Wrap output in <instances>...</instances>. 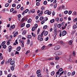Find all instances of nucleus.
<instances>
[{
	"label": "nucleus",
	"mask_w": 77,
	"mask_h": 77,
	"mask_svg": "<svg viewBox=\"0 0 77 77\" xmlns=\"http://www.w3.org/2000/svg\"><path fill=\"white\" fill-rule=\"evenodd\" d=\"M45 32V30H43V32L41 33V36H43V35H44V33Z\"/></svg>",
	"instance_id": "obj_21"
},
{
	"label": "nucleus",
	"mask_w": 77,
	"mask_h": 77,
	"mask_svg": "<svg viewBox=\"0 0 77 77\" xmlns=\"http://www.w3.org/2000/svg\"><path fill=\"white\" fill-rule=\"evenodd\" d=\"M77 27V25L75 24H74L73 25V26L72 27V28L73 29H75Z\"/></svg>",
	"instance_id": "obj_9"
},
{
	"label": "nucleus",
	"mask_w": 77,
	"mask_h": 77,
	"mask_svg": "<svg viewBox=\"0 0 77 77\" xmlns=\"http://www.w3.org/2000/svg\"><path fill=\"white\" fill-rule=\"evenodd\" d=\"M26 37L28 39H30L32 38V35H27Z\"/></svg>",
	"instance_id": "obj_8"
},
{
	"label": "nucleus",
	"mask_w": 77,
	"mask_h": 77,
	"mask_svg": "<svg viewBox=\"0 0 77 77\" xmlns=\"http://www.w3.org/2000/svg\"><path fill=\"white\" fill-rule=\"evenodd\" d=\"M44 20L45 21H47L48 20V18L47 17H46L44 18Z\"/></svg>",
	"instance_id": "obj_43"
},
{
	"label": "nucleus",
	"mask_w": 77,
	"mask_h": 77,
	"mask_svg": "<svg viewBox=\"0 0 77 77\" xmlns=\"http://www.w3.org/2000/svg\"><path fill=\"white\" fill-rule=\"evenodd\" d=\"M48 12H49V10H47L44 12V14H48Z\"/></svg>",
	"instance_id": "obj_17"
},
{
	"label": "nucleus",
	"mask_w": 77,
	"mask_h": 77,
	"mask_svg": "<svg viewBox=\"0 0 77 77\" xmlns=\"http://www.w3.org/2000/svg\"><path fill=\"white\" fill-rule=\"evenodd\" d=\"M25 26V23H23L20 26L21 27H23Z\"/></svg>",
	"instance_id": "obj_18"
},
{
	"label": "nucleus",
	"mask_w": 77,
	"mask_h": 77,
	"mask_svg": "<svg viewBox=\"0 0 77 77\" xmlns=\"http://www.w3.org/2000/svg\"><path fill=\"white\" fill-rule=\"evenodd\" d=\"M73 21L74 22H76V21H77V18H75L74 20Z\"/></svg>",
	"instance_id": "obj_63"
},
{
	"label": "nucleus",
	"mask_w": 77,
	"mask_h": 77,
	"mask_svg": "<svg viewBox=\"0 0 77 77\" xmlns=\"http://www.w3.org/2000/svg\"><path fill=\"white\" fill-rule=\"evenodd\" d=\"M72 54L74 56H75V51H73V52Z\"/></svg>",
	"instance_id": "obj_59"
},
{
	"label": "nucleus",
	"mask_w": 77,
	"mask_h": 77,
	"mask_svg": "<svg viewBox=\"0 0 77 77\" xmlns=\"http://www.w3.org/2000/svg\"><path fill=\"white\" fill-rule=\"evenodd\" d=\"M57 3H56L55 4V5L54 6V9H56V7H57Z\"/></svg>",
	"instance_id": "obj_29"
},
{
	"label": "nucleus",
	"mask_w": 77,
	"mask_h": 77,
	"mask_svg": "<svg viewBox=\"0 0 77 77\" xmlns=\"http://www.w3.org/2000/svg\"><path fill=\"white\" fill-rule=\"evenodd\" d=\"M5 7H8L9 6V4L6 3L5 5Z\"/></svg>",
	"instance_id": "obj_46"
},
{
	"label": "nucleus",
	"mask_w": 77,
	"mask_h": 77,
	"mask_svg": "<svg viewBox=\"0 0 77 77\" xmlns=\"http://www.w3.org/2000/svg\"><path fill=\"white\" fill-rule=\"evenodd\" d=\"M54 73H55V72L54 71L52 72L51 73V75H52V76H53V75H54Z\"/></svg>",
	"instance_id": "obj_20"
},
{
	"label": "nucleus",
	"mask_w": 77,
	"mask_h": 77,
	"mask_svg": "<svg viewBox=\"0 0 77 77\" xmlns=\"http://www.w3.org/2000/svg\"><path fill=\"white\" fill-rule=\"evenodd\" d=\"M75 71H73L72 73V75H75Z\"/></svg>",
	"instance_id": "obj_31"
},
{
	"label": "nucleus",
	"mask_w": 77,
	"mask_h": 77,
	"mask_svg": "<svg viewBox=\"0 0 77 77\" xmlns=\"http://www.w3.org/2000/svg\"><path fill=\"white\" fill-rule=\"evenodd\" d=\"M19 54V52H18V51H16L15 52V55L16 54Z\"/></svg>",
	"instance_id": "obj_54"
},
{
	"label": "nucleus",
	"mask_w": 77,
	"mask_h": 77,
	"mask_svg": "<svg viewBox=\"0 0 77 77\" xmlns=\"http://www.w3.org/2000/svg\"><path fill=\"white\" fill-rule=\"evenodd\" d=\"M61 76L60 75V74H57L56 75V77H60V76Z\"/></svg>",
	"instance_id": "obj_60"
},
{
	"label": "nucleus",
	"mask_w": 77,
	"mask_h": 77,
	"mask_svg": "<svg viewBox=\"0 0 77 77\" xmlns=\"http://www.w3.org/2000/svg\"><path fill=\"white\" fill-rule=\"evenodd\" d=\"M35 28L34 27H33L32 29V32H34V31H35Z\"/></svg>",
	"instance_id": "obj_33"
},
{
	"label": "nucleus",
	"mask_w": 77,
	"mask_h": 77,
	"mask_svg": "<svg viewBox=\"0 0 77 77\" xmlns=\"http://www.w3.org/2000/svg\"><path fill=\"white\" fill-rule=\"evenodd\" d=\"M71 14H72V11H69L68 13L69 15H71Z\"/></svg>",
	"instance_id": "obj_37"
},
{
	"label": "nucleus",
	"mask_w": 77,
	"mask_h": 77,
	"mask_svg": "<svg viewBox=\"0 0 77 77\" xmlns=\"http://www.w3.org/2000/svg\"><path fill=\"white\" fill-rule=\"evenodd\" d=\"M15 66H11V69L12 71H14V67H15Z\"/></svg>",
	"instance_id": "obj_14"
},
{
	"label": "nucleus",
	"mask_w": 77,
	"mask_h": 77,
	"mask_svg": "<svg viewBox=\"0 0 77 77\" xmlns=\"http://www.w3.org/2000/svg\"><path fill=\"white\" fill-rule=\"evenodd\" d=\"M45 61H47V60H51V58H45Z\"/></svg>",
	"instance_id": "obj_19"
},
{
	"label": "nucleus",
	"mask_w": 77,
	"mask_h": 77,
	"mask_svg": "<svg viewBox=\"0 0 77 77\" xmlns=\"http://www.w3.org/2000/svg\"><path fill=\"white\" fill-rule=\"evenodd\" d=\"M54 19H53L52 20H50V22L51 23H54Z\"/></svg>",
	"instance_id": "obj_35"
},
{
	"label": "nucleus",
	"mask_w": 77,
	"mask_h": 77,
	"mask_svg": "<svg viewBox=\"0 0 77 77\" xmlns=\"http://www.w3.org/2000/svg\"><path fill=\"white\" fill-rule=\"evenodd\" d=\"M51 11H49V12H48V15H51Z\"/></svg>",
	"instance_id": "obj_50"
},
{
	"label": "nucleus",
	"mask_w": 77,
	"mask_h": 77,
	"mask_svg": "<svg viewBox=\"0 0 77 77\" xmlns=\"http://www.w3.org/2000/svg\"><path fill=\"white\" fill-rule=\"evenodd\" d=\"M20 7H21V6L20 5H17V9H19Z\"/></svg>",
	"instance_id": "obj_41"
},
{
	"label": "nucleus",
	"mask_w": 77,
	"mask_h": 77,
	"mask_svg": "<svg viewBox=\"0 0 77 77\" xmlns=\"http://www.w3.org/2000/svg\"><path fill=\"white\" fill-rule=\"evenodd\" d=\"M67 33V32H66V31L65 30L63 31L62 32V36H63L65 35H66Z\"/></svg>",
	"instance_id": "obj_4"
},
{
	"label": "nucleus",
	"mask_w": 77,
	"mask_h": 77,
	"mask_svg": "<svg viewBox=\"0 0 77 77\" xmlns=\"http://www.w3.org/2000/svg\"><path fill=\"white\" fill-rule=\"evenodd\" d=\"M12 29H14L15 27V25H13L12 26H11Z\"/></svg>",
	"instance_id": "obj_36"
},
{
	"label": "nucleus",
	"mask_w": 77,
	"mask_h": 77,
	"mask_svg": "<svg viewBox=\"0 0 77 77\" xmlns=\"http://www.w3.org/2000/svg\"><path fill=\"white\" fill-rule=\"evenodd\" d=\"M12 47L11 46H9L8 47V51L9 52H11V50H12Z\"/></svg>",
	"instance_id": "obj_6"
},
{
	"label": "nucleus",
	"mask_w": 77,
	"mask_h": 77,
	"mask_svg": "<svg viewBox=\"0 0 77 77\" xmlns=\"http://www.w3.org/2000/svg\"><path fill=\"white\" fill-rule=\"evenodd\" d=\"M31 22L32 19H29L27 21L28 23H31Z\"/></svg>",
	"instance_id": "obj_16"
},
{
	"label": "nucleus",
	"mask_w": 77,
	"mask_h": 77,
	"mask_svg": "<svg viewBox=\"0 0 77 77\" xmlns=\"http://www.w3.org/2000/svg\"><path fill=\"white\" fill-rule=\"evenodd\" d=\"M60 73V71L58 70L57 72H56V74H59Z\"/></svg>",
	"instance_id": "obj_61"
},
{
	"label": "nucleus",
	"mask_w": 77,
	"mask_h": 77,
	"mask_svg": "<svg viewBox=\"0 0 77 77\" xmlns=\"http://www.w3.org/2000/svg\"><path fill=\"white\" fill-rule=\"evenodd\" d=\"M31 12L32 14H33V13H35V10L34 9H32L31 10Z\"/></svg>",
	"instance_id": "obj_27"
},
{
	"label": "nucleus",
	"mask_w": 77,
	"mask_h": 77,
	"mask_svg": "<svg viewBox=\"0 0 77 77\" xmlns=\"http://www.w3.org/2000/svg\"><path fill=\"white\" fill-rule=\"evenodd\" d=\"M60 48V46L59 45H57L55 47L54 50H58Z\"/></svg>",
	"instance_id": "obj_1"
},
{
	"label": "nucleus",
	"mask_w": 77,
	"mask_h": 77,
	"mask_svg": "<svg viewBox=\"0 0 77 77\" xmlns=\"http://www.w3.org/2000/svg\"><path fill=\"white\" fill-rule=\"evenodd\" d=\"M26 32H27L26 31L23 30L22 32V35H24L26 34Z\"/></svg>",
	"instance_id": "obj_12"
},
{
	"label": "nucleus",
	"mask_w": 77,
	"mask_h": 77,
	"mask_svg": "<svg viewBox=\"0 0 77 77\" xmlns=\"http://www.w3.org/2000/svg\"><path fill=\"white\" fill-rule=\"evenodd\" d=\"M71 72H68L67 74V75H68V76H69L70 75H71Z\"/></svg>",
	"instance_id": "obj_56"
},
{
	"label": "nucleus",
	"mask_w": 77,
	"mask_h": 77,
	"mask_svg": "<svg viewBox=\"0 0 77 77\" xmlns=\"http://www.w3.org/2000/svg\"><path fill=\"white\" fill-rule=\"evenodd\" d=\"M14 11V9L13 8H12L11 9L10 12H13Z\"/></svg>",
	"instance_id": "obj_26"
},
{
	"label": "nucleus",
	"mask_w": 77,
	"mask_h": 77,
	"mask_svg": "<svg viewBox=\"0 0 77 77\" xmlns=\"http://www.w3.org/2000/svg\"><path fill=\"white\" fill-rule=\"evenodd\" d=\"M38 40H40V41H43V38H42V36H41V35H38Z\"/></svg>",
	"instance_id": "obj_2"
},
{
	"label": "nucleus",
	"mask_w": 77,
	"mask_h": 77,
	"mask_svg": "<svg viewBox=\"0 0 77 77\" xmlns=\"http://www.w3.org/2000/svg\"><path fill=\"white\" fill-rule=\"evenodd\" d=\"M38 25L37 24H35V29H36V28H37V27H38Z\"/></svg>",
	"instance_id": "obj_55"
},
{
	"label": "nucleus",
	"mask_w": 77,
	"mask_h": 77,
	"mask_svg": "<svg viewBox=\"0 0 77 77\" xmlns=\"http://www.w3.org/2000/svg\"><path fill=\"white\" fill-rule=\"evenodd\" d=\"M3 48L5 49L6 48V45H5L3 46Z\"/></svg>",
	"instance_id": "obj_64"
},
{
	"label": "nucleus",
	"mask_w": 77,
	"mask_h": 77,
	"mask_svg": "<svg viewBox=\"0 0 77 77\" xmlns=\"http://www.w3.org/2000/svg\"><path fill=\"white\" fill-rule=\"evenodd\" d=\"M11 43V42H10V39H9L8 41V42H7V45H9V44H10Z\"/></svg>",
	"instance_id": "obj_25"
},
{
	"label": "nucleus",
	"mask_w": 77,
	"mask_h": 77,
	"mask_svg": "<svg viewBox=\"0 0 77 77\" xmlns=\"http://www.w3.org/2000/svg\"><path fill=\"white\" fill-rule=\"evenodd\" d=\"M60 43L61 44H63V42L62 41H60Z\"/></svg>",
	"instance_id": "obj_58"
},
{
	"label": "nucleus",
	"mask_w": 77,
	"mask_h": 77,
	"mask_svg": "<svg viewBox=\"0 0 77 77\" xmlns=\"http://www.w3.org/2000/svg\"><path fill=\"white\" fill-rule=\"evenodd\" d=\"M30 24H28L26 25V27L29 28L30 27Z\"/></svg>",
	"instance_id": "obj_45"
},
{
	"label": "nucleus",
	"mask_w": 77,
	"mask_h": 77,
	"mask_svg": "<svg viewBox=\"0 0 77 77\" xmlns=\"http://www.w3.org/2000/svg\"><path fill=\"white\" fill-rule=\"evenodd\" d=\"M44 19V17H40V21H42V20H43Z\"/></svg>",
	"instance_id": "obj_30"
},
{
	"label": "nucleus",
	"mask_w": 77,
	"mask_h": 77,
	"mask_svg": "<svg viewBox=\"0 0 77 77\" xmlns=\"http://www.w3.org/2000/svg\"><path fill=\"white\" fill-rule=\"evenodd\" d=\"M40 4L39 3V2H37L36 3V5L37 6H39Z\"/></svg>",
	"instance_id": "obj_44"
},
{
	"label": "nucleus",
	"mask_w": 77,
	"mask_h": 77,
	"mask_svg": "<svg viewBox=\"0 0 77 77\" xmlns=\"http://www.w3.org/2000/svg\"><path fill=\"white\" fill-rule=\"evenodd\" d=\"M24 21H25V17L23 18L22 19V22H24Z\"/></svg>",
	"instance_id": "obj_47"
},
{
	"label": "nucleus",
	"mask_w": 77,
	"mask_h": 77,
	"mask_svg": "<svg viewBox=\"0 0 77 77\" xmlns=\"http://www.w3.org/2000/svg\"><path fill=\"white\" fill-rule=\"evenodd\" d=\"M30 44V40L29 39H28V40L27 41V44L28 45H29V44Z\"/></svg>",
	"instance_id": "obj_32"
},
{
	"label": "nucleus",
	"mask_w": 77,
	"mask_h": 77,
	"mask_svg": "<svg viewBox=\"0 0 77 77\" xmlns=\"http://www.w3.org/2000/svg\"><path fill=\"white\" fill-rule=\"evenodd\" d=\"M12 76V75L11 74H10L8 75L7 76L8 77H11Z\"/></svg>",
	"instance_id": "obj_62"
},
{
	"label": "nucleus",
	"mask_w": 77,
	"mask_h": 77,
	"mask_svg": "<svg viewBox=\"0 0 77 77\" xmlns=\"http://www.w3.org/2000/svg\"><path fill=\"white\" fill-rule=\"evenodd\" d=\"M48 26L47 25H45L44 26L43 28V29H45L47 28Z\"/></svg>",
	"instance_id": "obj_22"
},
{
	"label": "nucleus",
	"mask_w": 77,
	"mask_h": 77,
	"mask_svg": "<svg viewBox=\"0 0 77 77\" xmlns=\"http://www.w3.org/2000/svg\"><path fill=\"white\" fill-rule=\"evenodd\" d=\"M12 60V59L11 58H10L9 59L8 61V63H9L10 62H11V60Z\"/></svg>",
	"instance_id": "obj_24"
},
{
	"label": "nucleus",
	"mask_w": 77,
	"mask_h": 77,
	"mask_svg": "<svg viewBox=\"0 0 77 77\" xmlns=\"http://www.w3.org/2000/svg\"><path fill=\"white\" fill-rule=\"evenodd\" d=\"M68 12V11H64V13L65 14H67Z\"/></svg>",
	"instance_id": "obj_48"
},
{
	"label": "nucleus",
	"mask_w": 77,
	"mask_h": 77,
	"mask_svg": "<svg viewBox=\"0 0 77 77\" xmlns=\"http://www.w3.org/2000/svg\"><path fill=\"white\" fill-rule=\"evenodd\" d=\"M6 43V42L5 41H4L1 44V45L2 46H3L5 44V43Z\"/></svg>",
	"instance_id": "obj_15"
},
{
	"label": "nucleus",
	"mask_w": 77,
	"mask_h": 77,
	"mask_svg": "<svg viewBox=\"0 0 77 77\" xmlns=\"http://www.w3.org/2000/svg\"><path fill=\"white\" fill-rule=\"evenodd\" d=\"M76 14H77V12H76L75 11L73 13V15H76Z\"/></svg>",
	"instance_id": "obj_53"
},
{
	"label": "nucleus",
	"mask_w": 77,
	"mask_h": 77,
	"mask_svg": "<svg viewBox=\"0 0 77 77\" xmlns=\"http://www.w3.org/2000/svg\"><path fill=\"white\" fill-rule=\"evenodd\" d=\"M16 6V4H13L12 5V6L13 7V8H15V6Z\"/></svg>",
	"instance_id": "obj_51"
},
{
	"label": "nucleus",
	"mask_w": 77,
	"mask_h": 77,
	"mask_svg": "<svg viewBox=\"0 0 77 77\" xmlns=\"http://www.w3.org/2000/svg\"><path fill=\"white\" fill-rule=\"evenodd\" d=\"M72 40H71L69 41V45H72Z\"/></svg>",
	"instance_id": "obj_11"
},
{
	"label": "nucleus",
	"mask_w": 77,
	"mask_h": 77,
	"mask_svg": "<svg viewBox=\"0 0 77 77\" xmlns=\"http://www.w3.org/2000/svg\"><path fill=\"white\" fill-rule=\"evenodd\" d=\"M10 54L11 56H14V53L13 52H11Z\"/></svg>",
	"instance_id": "obj_40"
},
{
	"label": "nucleus",
	"mask_w": 77,
	"mask_h": 77,
	"mask_svg": "<svg viewBox=\"0 0 77 77\" xmlns=\"http://www.w3.org/2000/svg\"><path fill=\"white\" fill-rule=\"evenodd\" d=\"M47 4V2L46 1H45L43 2V4L45 5H46Z\"/></svg>",
	"instance_id": "obj_39"
},
{
	"label": "nucleus",
	"mask_w": 77,
	"mask_h": 77,
	"mask_svg": "<svg viewBox=\"0 0 77 77\" xmlns=\"http://www.w3.org/2000/svg\"><path fill=\"white\" fill-rule=\"evenodd\" d=\"M10 65L14 66H15V61L14 60H12L10 62Z\"/></svg>",
	"instance_id": "obj_5"
},
{
	"label": "nucleus",
	"mask_w": 77,
	"mask_h": 77,
	"mask_svg": "<svg viewBox=\"0 0 77 77\" xmlns=\"http://www.w3.org/2000/svg\"><path fill=\"white\" fill-rule=\"evenodd\" d=\"M30 46H32L33 45V42H32L30 44Z\"/></svg>",
	"instance_id": "obj_52"
},
{
	"label": "nucleus",
	"mask_w": 77,
	"mask_h": 77,
	"mask_svg": "<svg viewBox=\"0 0 77 77\" xmlns=\"http://www.w3.org/2000/svg\"><path fill=\"white\" fill-rule=\"evenodd\" d=\"M17 11H15V10L14 11L12 12V14H17Z\"/></svg>",
	"instance_id": "obj_57"
},
{
	"label": "nucleus",
	"mask_w": 77,
	"mask_h": 77,
	"mask_svg": "<svg viewBox=\"0 0 77 77\" xmlns=\"http://www.w3.org/2000/svg\"><path fill=\"white\" fill-rule=\"evenodd\" d=\"M58 53H59L58 52H55V54L56 55V56H58Z\"/></svg>",
	"instance_id": "obj_42"
},
{
	"label": "nucleus",
	"mask_w": 77,
	"mask_h": 77,
	"mask_svg": "<svg viewBox=\"0 0 77 77\" xmlns=\"http://www.w3.org/2000/svg\"><path fill=\"white\" fill-rule=\"evenodd\" d=\"M40 72H41V71L39 70H38L37 71L36 74H39Z\"/></svg>",
	"instance_id": "obj_28"
},
{
	"label": "nucleus",
	"mask_w": 77,
	"mask_h": 77,
	"mask_svg": "<svg viewBox=\"0 0 77 77\" xmlns=\"http://www.w3.org/2000/svg\"><path fill=\"white\" fill-rule=\"evenodd\" d=\"M58 52V56H59V55H60L62 54V51H60Z\"/></svg>",
	"instance_id": "obj_23"
},
{
	"label": "nucleus",
	"mask_w": 77,
	"mask_h": 77,
	"mask_svg": "<svg viewBox=\"0 0 77 77\" xmlns=\"http://www.w3.org/2000/svg\"><path fill=\"white\" fill-rule=\"evenodd\" d=\"M54 34L55 35V36H56L57 35V30L56 29V27H54Z\"/></svg>",
	"instance_id": "obj_3"
},
{
	"label": "nucleus",
	"mask_w": 77,
	"mask_h": 77,
	"mask_svg": "<svg viewBox=\"0 0 77 77\" xmlns=\"http://www.w3.org/2000/svg\"><path fill=\"white\" fill-rule=\"evenodd\" d=\"M59 71L60 72H61L63 71V69H62V68H60L59 70Z\"/></svg>",
	"instance_id": "obj_49"
},
{
	"label": "nucleus",
	"mask_w": 77,
	"mask_h": 77,
	"mask_svg": "<svg viewBox=\"0 0 77 77\" xmlns=\"http://www.w3.org/2000/svg\"><path fill=\"white\" fill-rule=\"evenodd\" d=\"M18 32H17L16 33H15L14 35V37H16V36L18 35Z\"/></svg>",
	"instance_id": "obj_13"
},
{
	"label": "nucleus",
	"mask_w": 77,
	"mask_h": 77,
	"mask_svg": "<svg viewBox=\"0 0 77 77\" xmlns=\"http://www.w3.org/2000/svg\"><path fill=\"white\" fill-rule=\"evenodd\" d=\"M21 48V47L19 46L16 49V50H17V51H20Z\"/></svg>",
	"instance_id": "obj_7"
},
{
	"label": "nucleus",
	"mask_w": 77,
	"mask_h": 77,
	"mask_svg": "<svg viewBox=\"0 0 77 77\" xmlns=\"http://www.w3.org/2000/svg\"><path fill=\"white\" fill-rule=\"evenodd\" d=\"M29 12V9H26L24 11L25 13H27Z\"/></svg>",
	"instance_id": "obj_34"
},
{
	"label": "nucleus",
	"mask_w": 77,
	"mask_h": 77,
	"mask_svg": "<svg viewBox=\"0 0 77 77\" xmlns=\"http://www.w3.org/2000/svg\"><path fill=\"white\" fill-rule=\"evenodd\" d=\"M48 33V32L47 31H46L45 32V33H44V35L45 36H46V35H47Z\"/></svg>",
	"instance_id": "obj_10"
},
{
	"label": "nucleus",
	"mask_w": 77,
	"mask_h": 77,
	"mask_svg": "<svg viewBox=\"0 0 77 77\" xmlns=\"http://www.w3.org/2000/svg\"><path fill=\"white\" fill-rule=\"evenodd\" d=\"M61 25L60 24H58V25L57 26V27H58V28H60V27H61Z\"/></svg>",
	"instance_id": "obj_38"
}]
</instances>
